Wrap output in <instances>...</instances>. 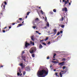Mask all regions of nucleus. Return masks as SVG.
<instances>
[{"label": "nucleus", "instance_id": "nucleus-1", "mask_svg": "<svg viewBox=\"0 0 77 77\" xmlns=\"http://www.w3.org/2000/svg\"><path fill=\"white\" fill-rule=\"evenodd\" d=\"M48 72L46 71L45 70L43 69L41 71L38 70L37 72V75L39 77H40V76H42L44 75V74H48Z\"/></svg>", "mask_w": 77, "mask_h": 77}, {"label": "nucleus", "instance_id": "nucleus-2", "mask_svg": "<svg viewBox=\"0 0 77 77\" xmlns=\"http://www.w3.org/2000/svg\"><path fill=\"white\" fill-rule=\"evenodd\" d=\"M36 50V48L35 47H32L29 50V52L31 54H32L34 53V51H35Z\"/></svg>", "mask_w": 77, "mask_h": 77}, {"label": "nucleus", "instance_id": "nucleus-3", "mask_svg": "<svg viewBox=\"0 0 77 77\" xmlns=\"http://www.w3.org/2000/svg\"><path fill=\"white\" fill-rule=\"evenodd\" d=\"M69 1L70 2V3L72 2L71 0H67V1L63 0V2H65L64 4H65V5H66V4H68V3H69Z\"/></svg>", "mask_w": 77, "mask_h": 77}, {"label": "nucleus", "instance_id": "nucleus-4", "mask_svg": "<svg viewBox=\"0 0 77 77\" xmlns=\"http://www.w3.org/2000/svg\"><path fill=\"white\" fill-rule=\"evenodd\" d=\"M30 44L29 43L27 42V41H26L25 42V47H26V48H27L28 46H30Z\"/></svg>", "mask_w": 77, "mask_h": 77}, {"label": "nucleus", "instance_id": "nucleus-5", "mask_svg": "<svg viewBox=\"0 0 77 77\" xmlns=\"http://www.w3.org/2000/svg\"><path fill=\"white\" fill-rule=\"evenodd\" d=\"M63 11H65V12H67L68 11V9H67V8H62Z\"/></svg>", "mask_w": 77, "mask_h": 77}, {"label": "nucleus", "instance_id": "nucleus-6", "mask_svg": "<svg viewBox=\"0 0 77 77\" xmlns=\"http://www.w3.org/2000/svg\"><path fill=\"white\" fill-rule=\"evenodd\" d=\"M65 63V62H63L62 63H59L58 65H60L61 66H63L64 65V63Z\"/></svg>", "mask_w": 77, "mask_h": 77}, {"label": "nucleus", "instance_id": "nucleus-7", "mask_svg": "<svg viewBox=\"0 0 77 77\" xmlns=\"http://www.w3.org/2000/svg\"><path fill=\"white\" fill-rule=\"evenodd\" d=\"M53 31L54 33V34H56V32H57V30L56 29H53Z\"/></svg>", "mask_w": 77, "mask_h": 77}, {"label": "nucleus", "instance_id": "nucleus-8", "mask_svg": "<svg viewBox=\"0 0 77 77\" xmlns=\"http://www.w3.org/2000/svg\"><path fill=\"white\" fill-rule=\"evenodd\" d=\"M3 3H4L2 4V6H3V9H4V10H5V5H4L3 4Z\"/></svg>", "mask_w": 77, "mask_h": 77}, {"label": "nucleus", "instance_id": "nucleus-9", "mask_svg": "<svg viewBox=\"0 0 77 77\" xmlns=\"http://www.w3.org/2000/svg\"><path fill=\"white\" fill-rule=\"evenodd\" d=\"M20 65L21 66V67H22V69H23V63H21L20 64Z\"/></svg>", "mask_w": 77, "mask_h": 77}, {"label": "nucleus", "instance_id": "nucleus-10", "mask_svg": "<svg viewBox=\"0 0 77 77\" xmlns=\"http://www.w3.org/2000/svg\"><path fill=\"white\" fill-rule=\"evenodd\" d=\"M30 45H32H32H35V43L34 42H32V41H30Z\"/></svg>", "mask_w": 77, "mask_h": 77}, {"label": "nucleus", "instance_id": "nucleus-11", "mask_svg": "<svg viewBox=\"0 0 77 77\" xmlns=\"http://www.w3.org/2000/svg\"><path fill=\"white\" fill-rule=\"evenodd\" d=\"M42 47H43L42 46V45L40 44V45H39V48H40V49H41V48H42Z\"/></svg>", "mask_w": 77, "mask_h": 77}, {"label": "nucleus", "instance_id": "nucleus-12", "mask_svg": "<svg viewBox=\"0 0 77 77\" xmlns=\"http://www.w3.org/2000/svg\"><path fill=\"white\" fill-rule=\"evenodd\" d=\"M26 69L27 71H28V70H29L30 69V67L29 66H27L26 67Z\"/></svg>", "mask_w": 77, "mask_h": 77}, {"label": "nucleus", "instance_id": "nucleus-13", "mask_svg": "<svg viewBox=\"0 0 77 77\" xmlns=\"http://www.w3.org/2000/svg\"><path fill=\"white\" fill-rule=\"evenodd\" d=\"M52 62H53V63H55V64H56V63H58V62L56 61H52Z\"/></svg>", "mask_w": 77, "mask_h": 77}, {"label": "nucleus", "instance_id": "nucleus-14", "mask_svg": "<svg viewBox=\"0 0 77 77\" xmlns=\"http://www.w3.org/2000/svg\"><path fill=\"white\" fill-rule=\"evenodd\" d=\"M22 26V24H20L17 26V27H19Z\"/></svg>", "mask_w": 77, "mask_h": 77}, {"label": "nucleus", "instance_id": "nucleus-15", "mask_svg": "<svg viewBox=\"0 0 77 77\" xmlns=\"http://www.w3.org/2000/svg\"><path fill=\"white\" fill-rule=\"evenodd\" d=\"M60 21H63V17H62V18L60 19Z\"/></svg>", "mask_w": 77, "mask_h": 77}, {"label": "nucleus", "instance_id": "nucleus-16", "mask_svg": "<svg viewBox=\"0 0 77 77\" xmlns=\"http://www.w3.org/2000/svg\"><path fill=\"white\" fill-rule=\"evenodd\" d=\"M63 74V73H61V72H60V77H62V75Z\"/></svg>", "mask_w": 77, "mask_h": 77}, {"label": "nucleus", "instance_id": "nucleus-17", "mask_svg": "<svg viewBox=\"0 0 77 77\" xmlns=\"http://www.w3.org/2000/svg\"><path fill=\"white\" fill-rule=\"evenodd\" d=\"M62 28H64L65 27V25H62L61 26H60Z\"/></svg>", "mask_w": 77, "mask_h": 77}, {"label": "nucleus", "instance_id": "nucleus-18", "mask_svg": "<svg viewBox=\"0 0 77 77\" xmlns=\"http://www.w3.org/2000/svg\"><path fill=\"white\" fill-rule=\"evenodd\" d=\"M46 25L47 27H49V26H50V24H49V23L48 22H47V23Z\"/></svg>", "mask_w": 77, "mask_h": 77}, {"label": "nucleus", "instance_id": "nucleus-19", "mask_svg": "<svg viewBox=\"0 0 77 77\" xmlns=\"http://www.w3.org/2000/svg\"><path fill=\"white\" fill-rule=\"evenodd\" d=\"M58 73L57 72H55V75L56 77H58Z\"/></svg>", "mask_w": 77, "mask_h": 77}, {"label": "nucleus", "instance_id": "nucleus-20", "mask_svg": "<svg viewBox=\"0 0 77 77\" xmlns=\"http://www.w3.org/2000/svg\"><path fill=\"white\" fill-rule=\"evenodd\" d=\"M22 58H23V59L24 61H26V60L25 59L26 58V57H22Z\"/></svg>", "mask_w": 77, "mask_h": 77}, {"label": "nucleus", "instance_id": "nucleus-21", "mask_svg": "<svg viewBox=\"0 0 77 77\" xmlns=\"http://www.w3.org/2000/svg\"><path fill=\"white\" fill-rule=\"evenodd\" d=\"M40 12H41L42 14L43 15L44 14V13H43V11H42V10L40 11Z\"/></svg>", "mask_w": 77, "mask_h": 77}, {"label": "nucleus", "instance_id": "nucleus-22", "mask_svg": "<svg viewBox=\"0 0 77 77\" xmlns=\"http://www.w3.org/2000/svg\"><path fill=\"white\" fill-rule=\"evenodd\" d=\"M53 11L54 12H56V10L55 9H54Z\"/></svg>", "mask_w": 77, "mask_h": 77}, {"label": "nucleus", "instance_id": "nucleus-23", "mask_svg": "<svg viewBox=\"0 0 77 77\" xmlns=\"http://www.w3.org/2000/svg\"><path fill=\"white\" fill-rule=\"evenodd\" d=\"M48 38H46L45 39V41H47V40H48Z\"/></svg>", "mask_w": 77, "mask_h": 77}, {"label": "nucleus", "instance_id": "nucleus-24", "mask_svg": "<svg viewBox=\"0 0 77 77\" xmlns=\"http://www.w3.org/2000/svg\"><path fill=\"white\" fill-rule=\"evenodd\" d=\"M32 57H35V54H32Z\"/></svg>", "mask_w": 77, "mask_h": 77}, {"label": "nucleus", "instance_id": "nucleus-25", "mask_svg": "<svg viewBox=\"0 0 77 77\" xmlns=\"http://www.w3.org/2000/svg\"><path fill=\"white\" fill-rule=\"evenodd\" d=\"M30 13V12H27V15L28 16L29 15V14Z\"/></svg>", "mask_w": 77, "mask_h": 77}, {"label": "nucleus", "instance_id": "nucleus-26", "mask_svg": "<svg viewBox=\"0 0 77 77\" xmlns=\"http://www.w3.org/2000/svg\"><path fill=\"white\" fill-rule=\"evenodd\" d=\"M36 26H32V28L34 29H35V28H36Z\"/></svg>", "mask_w": 77, "mask_h": 77}, {"label": "nucleus", "instance_id": "nucleus-27", "mask_svg": "<svg viewBox=\"0 0 77 77\" xmlns=\"http://www.w3.org/2000/svg\"><path fill=\"white\" fill-rule=\"evenodd\" d=\"M26 74V72H23V75H24Z\"/></svg>", "mask_w": 77, "mask_h": 77}, {"label": "nucleus", "instance_id": "nucleus-28", "mask_svg": "<svg viewBox=\"0 0 77 77\" xmlns=\"http://www.w3.org/2000/svg\"><path fill=\"white\" fill-rule=\"evenodd\" d=\"M44 41V39H42V40H41L40 41V42H43Z\"/></svg>", "mask_w": 77, "mask_h": 77}, {"label": "nucleus", "instance_id": "nucleus-29", "mask_svg": "<svg viewBox=\"0 0 77 77\" xmlns=\"http://www.w3.org/2000/svg\"><path fill=\"white\" fill-rule=\"evenodd\" d=\"M68 69H66L65 70V71H64L65 72H67L68 71Z\"/></svg>", "mask_w": 77, "mask_h": 77}, {"label": "nucleus", "instance_id": "nucleus-30", "mask_svg": "<svg viewBox=\"0 0 77 77\" xmlns=\"http://www.w3.org/2000/svg\"><path fill=\"white\" fill-rule=\"evenodd\" d=\"M31 39L32 40V41H34V39H33V37H31Z\"/></svg>", "mask_w": 77, "mask_h": 77}, {"label": "nucleus", "instance_id": "nucleus-31", "mask_svg": "<svg viewBox=\"0 0 77 77\" xmlns=\"http://www.w3.org/2000/svg\"><path fill=\"white\" fill-rule=\"evenodd\" d=\"M50 13L51 14H53V12L52 11H50Z\"/></svg>", "mask_w": 77, "mask_h": 77}, {"label": "nucleus", "instance_id": "nucleus-32", "mask_svg": "<svg viewBox=\"0 0 77 77\" xmlns=\"http://www.w3.org/2000/svg\"><path fill=\"white\" fill-rule=\"evenodd\" d=\"M4 3L5 5H7V2H4Z\"/></svg>", "mask_w": 77, "mask_h": 77}, {"label": "nucleus", "instance_id": "nucleus-33", "mask_svg": "<svg viewBox=\"0 0 77 77\" xmlns=\"http://www.w3.org/2000/svg\"><path fill=\"white\" fill-rule=\"evenodd\" d=\"M39 20V19H38V18H36L35 19V21H38Z\"/></svg>", "mask_w": 77, "mask_h": 77}, {"label": "nucleus", "instance_id": "nucleus-34", "mask_svg": "<svg viewBox=\"0 0 77 77\" xmlns=\"http://www.w3.org/2000/svg\"><path fill=\"white\" fill-rule=\"evenodd\" d=\"M60 35V32H58L57 34V35Z\"/></svg>", "mask_w": 77, "mask_h": 77}, {"label": "nucleus", "instance_id": "nucleus-35", "mask_svg": "<svg viewBox=\"0 0 77 77\" xmlns=\"http://www.w3.org/2000/svg\"><path fill=\"white\" fill-rule=\"evenodd\" d=\"M66 67L65 66H63V69H65V68Z\"/></svg>", "mask_w": 77, "mask_h": 77}, {"label": "nucleus", "instance_id": "nucleus-36", "mask_svg": "<svg viewBox=\"0 0 77 77\" xmlns=\"http://www.w3.org/2000/svg\"><path fill=\"white\" fill-rule=\"evenodd\" d=\"M19 20H20V21H21V20H22V18H19Z\"/></svg>", "mask_w": 77, "mask_h": 77}, {"label": "nucleus", "instance_id": "nucleus-37", "mask_svg": "<svg viewBox=\"0 0 77 77\" xmlns=\"http://www.w3.org/2000/svg\"><path fill=\"white\" fill-rule=\"evenodd\" d=\"M24 53H25V52L24 51L22 52V54H24Z\"/></svg>", "mask_w": 77, "mask_h": 77}, {"label": "nucleus", "instance_id": "nucleus-38", "mask_svg": "<svg viewBox=\"0 0 77 77\" xmlns=\"http://www.w3.org/2000/svg\"><path fill=\"white\" fill-rule=\"evenodd\" d=\"M42 44H43L44 45H46V44H45V43H43Z\"/></svg>", "mask_w": 77, "mask_h": 77}, {"label": "nucleus", "instance_id": "nucleus-39", "mask_svg": "<svg viewBox=\"0 0 77 77\" xmlns=\"http://www.w3.org/2000/svg\"><path fill=\"white\" fill-rule=\"evenodd\" d=\"M62 60H65V58H63V59H62Z\"/></svg>", "mask_w": 77, "mask_h": 77}, {"label": "nucleus", "instance_id": "nucleus-40", "mask_svg": "<svg viewBox=\"0 0 77 77\" xmlns=\"http://www.w3.org/2000/svg\"><path fill=\"white\" fill-rule=\"evenodd\" d=\"M63 33V31H60V33Z\"/></svg>", "mask_w": 77, "mask_h": 77}, {"label": "nucleus", "instance_id": "nucleus-41", "mask_svg": "<svg viewBox=\"0 0 77 77\" xmlns=\"http://www.w3.org/2000/svg\"><path fill=\"white\" fill-rule=\"evenodd\" d=\"M55 56H56V54H54V56L55 57Z\"/></svg>", "mask_w": 77, "mask_h": 77}, {"label": "nucleus", "instance_id": "nucleus-42", "mask_svg": "<svg viewBox=\"0 0 77 77\" xmlns=\"http://www.w3.org/2000/svg\"><path fill=\"white\" fill-rule=\"evenodd\" d=\"M50 59V57H47V59Z\"/></svg>", "mask_w": 77, "mask_h": 77}, {"label": "nucleus", "instance_id": "nucleus-43", "mask_svg": "<svg viewBox=\"0 0 77 77\" xmlns=\"http://www.w3.org/2000/svg\"><path fill=\"white\" fill-rule=\"evenodd\" d=\"M17 74L18 75H20V73H19V72L17 73Z\"/></svg>", "mask_w": 77, "mask_h": 77}, {"label": "nucleus", "instance_id": "nucleus-44", "mask_svg": "<svg viewBox=\"0 0 77 77\" xmlns=\"http://www.w3.org/2000/svg\"><path fill=\"white\" fill-rule=\"evenodd\" d=\"M3 33H5V30H3Z\"/></svg>", "mask_w": 77, "mask_h": 77}, {"label": "nucleus", "instance_id": "nucleus-45", "mask_svg": "<svg viewBox=\"0 0 77 77\" xmlns=\"http://www.w3.org/2000/svg\"><path fill=\"white\" fill-rule=\"evenodd\" d=\"M17 23H20V21L17 20Z\"/></svg>", "mask_w": 77, "mask_h": 77}, {"label": "nucleus", "instance_id": "nucleus-46", "mask_svg": "<svg viewBox=\"0 0 77 77\" xmlns=\"http://www.w3.org/2000/svg\"><path fill=\"white\" fill-rule=\"evenodd\" d=\"M3 66H0V68H3Z\"/></svg>", "mask_w": 77, "mask_h": 77}, {"label": "nucleus", "instance_id": "nucleus-47", "mask_svg": "<svg viewBox=\"0 0 77 77\" xmlns=\"http://www.w3.org/2000/svg\"><path fill=\"white\" fill-rule=\"evenodd\" d=\"M50 44V42H49L48 43V44Z\"/></svg>", "mask_w": 77, "mask_h": 77}, {"label": "nucleus", "instance_id": "nucleus-48", "mask_svg": "<svg viewBox=\"0 0 77 77\" xmlns=\"http://www.w3.org/2000/svg\"><path fill=\"white\" fill-rule=\"evenodd\" d=\"M36 33H39V32H38V31H36Z\"/></svg>", "mask_w": 77, "mask_h": 77}, {"label": "nucleus", "instance_id": "nucleus-49", "mask_svg": "<svg viewBox=\"0 0 77 77\" xmlns=\"http://www.w3.org/2000/svg\"><path fill=\"white\" fill-rule=\"evenodd\" d=\"M22 23L23 24V25H24V21H23L22 22Z\"/></svg>", "mask_w": 77, "mask_h": 77}, {"label": "nucleus", "instance_id": "nucleus-50", "mask_svg": "<svg viewBox=\"0 0 77 77\" xmlns=\"http://www.w3.org/2000/svg\"><path fill=\"white\" fill-rule=\"evenodd\" d=\"M52 66H52V65H51V64L50 66V68H51V67H52Z\"/></svg>", "mask_w": 77, "mask_h": 77}, {"label": "nucleus", "instance_id": "nucleus-51", "mask_svg": "<svg viewBox=\"0 0 77 77\" xmlns=\"http://www.w3.org/2000/svg\"><path fill=\"white\" fill-rule=\"evenodd\" d=\"M69 5H71V3L69 2Z\"/></svg>", "mask_w": 77, "mask_h": 77}, {"label": "nucleus", "instance_id": "nucleus-52", "mask_svg": "<svg viewBox=\"0 0 77 77\" xmlns=\"http://www.w3.org/2000/svg\"><path fill=\"white\" fill-rule=\"evenodd\" d=\"M52 59L53 60H56V59L55 58H54V59Z\"/></svg>", "mask_w": 77, "mask_h": 77}, {"label": "nucleus", "instance_id": "nucleus-53", "mask_svg": "<svg viewBox=\"0 0 77 77\" xmlns=\"http://www.w3.org/2000/svg\"><path fill=\"white\" fill-rule=\"evenodd\" d=\"M15 23H13L12 25H15Z\"/></svg>", "mask_w": 77, "mask_h": 77}, {"label": "nucleus", "instance_id": "nucleus-54", "mask_svg": "<svg viewBox=\"0 0 77 77\" xmlns=\"http://www.w3.org/2000/svg\"><path fill=\"white\" fill-rule=\"evenodd\" d=\"M11 26H9V29H11Z\"/></svg>", "mask_w": 77, "mask_h": 77}, {"label": "nucleus", "instance_id": "nucleus-55", "mask_svg": "<svg viewBox=\"0 0 77 77\" xmlns=\"http://www.w3.org/2000/svg\"><path fill=\"white\" fill-rule=\"evenodd\" d=\"M56 71V69H55L54 70V71Z\"/></svg>", "mask_w": 77, "mask_h": 77}, {"label": "nucleus", "instance_id": "nucleus-56", "mask_svg": "<svg viewBox=\"0 0 77 77\" xmlns=\"http://www.w3.org/2000/svg\"><path fill=\"white\" fill-rule=\"evenodd\" d=\"M27 18V16H26V18Z\"/></svg>", "mask_w": 77, "mask_h": 77}, {"label": "nucleus", "instance_id": "nucleus-57", "mask_svg": "<svg viewBox=\"0 0 77 77\" xmlns=\"http://www.w3.org/2000/svg\"><path fill=\"white\" fill-rule=\"evenodd\" d=\"M39 9H41V7H39Z\"/></svg>", "mask_w": 77, "mask_h": 77}, {"label": "nucleus", "instance_id": "nucleus-58", "mask_svg": "<svg viewBox=\"0 0 77 77\" xmlns=\"http://www.w3.org/2000/svg\"><path fill=\"white\" fill-rule=\"evenodd\" d=\"M53 58H55V57L54 56L53 57Z\"/></svg>", "mask_w": 77, "mask_h": 77}, {"label": "nucleus", "instance_id": "nucleus-59", "mask_svg": "<svg viewBox=\"0 0 77 77\" xmlns=\"http://www.w3.org/2000/svg\"><path fill=\"white\" fill-rule=\"evenodd\" d=\"M38 34H39V35H41V33H38Z\"/></svg>", "mask_w": 77, "mask_h": 77}, {"label": "nucleus", "instance_id": "nucleus-60", "mask_svg": "<svg viewBox=\"0 0 77 77\" xmlns=\"http://www.w3.org/2000/svg\"><path fill=\"white\" fill-rule=\"evenodd\" d=\"M57 62H58V60L57 59Z\"/></svg>", "mask_w": 77, "mask_h": 77}, {"label": "nucleus", "instance_id": "nucleus-61", "mask_svg": "<svg viewBox=\"0 0 77 77\" xmlns=\"http://www.w3.org/2000/svg\"><path fill=\"white\" fill-rule=\"evenodd\" d=\"M64 72V71H62V72Z\"/></svg>", "mask_w": 77, "mask_h": 77}, {"label": "nucleus", "instance_id": "nucleus-62", "mask_svg": "<svg viewBox=\"0 0 77 77\" xmlns=\"http://www.w3.org/2000/svg\"><path fill=\"white\" fill-rule=\"evenodd\" d=\"M6 27L4 28V29H6Z\"/></svg>", "mask_w": 77, "mask_h": 77}, {"label": "nucleus", "instance_id": "nucleus-63", "mask_svg": "<svg viewBox=\"0 0 77 77\" xmlns=\"http://www.w3.org/2000/svg\"><path fill=\"white\" fill-rule=\"evenodd\" d=\"M65 5H66V4H65L64 5V6H65Z\"/></svg>", "mask_w": 77, "mask_h": 77}, {"label": "nucleus", "instance_id": "nucleus-64", "mask_svg": "<svg viewBox=\"0 0 77 77\" xmlns=\"http://www.w3.org/2000/svg\"><path fill=\"white\" fill-rule=\"evenodd\" d=\"M55 34H54V35H55Z\"/></svg>", "mask_w": 77, "mask_h": 77}]
</instances>
